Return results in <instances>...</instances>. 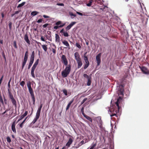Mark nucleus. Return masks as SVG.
<instances>
[{
  "label": "nucleus",
  "instance_id": "nucleus-1",
  "mask_svg": "<svg viewBox=\"0 0 149 149\" xmlns=\"http://www.w3.org/2000/svg\"><path fill=\"white\" fill-rule=\"evenodd\" d=\"M116 92L118 95H122V96H119L117 99L115 103L117 107H119V104L121 102L124 95V85L120 84L116 87Z\"/></svg>",
  "mask_w": 149,
  "mask_h": 149
},
{
  "label": "nucleus",
  "instance_id": "nucleus-2",
  "mask_svg": "<svg viewBox=\"0 0 149 149\" xmlns=\"http://www.w3.org/2000/svg\"><path fill=\"white\" fill-rule=\"evenodd\" d=\"M11 79L12 77H10L8 83V91L9 98L10 99L13 105L16 107L17 105L16 100L14 98L13 96V94L11 93L10 90V83L11 80Z\"/></svg>",
  "mask_w": 149,
  "mask_h": 149
},
{
  "label": "nucleus",
  "instance_id": "nucleus-3",
  "mask_svg": "<svg viewBox=\"0 0 149 149\" xmlns=\"http://www.w3.org/2000/svg\"><path fill=\"white\" fill-rule=\"evenodd\" d=\"M101 131V136L100 137V139L101 143L104 144L105 142V138L108 136V132L106 131L104 127L100 129Z\"/></svg>",
  "mask_w": 149,
  "mask_h": 149
},
{
  "label": "nucleus",
  "instance_id": "nucleus-4",
  "mask_svg": "<svg viewBox=\"0 0 149 149\" xmlns=\"http://www.w3.org/2000/svg\"><path fill=\"white\" fill-rule=\"evenodd\" d=\"M71 66L70 65H69L67 66L65 69L61 72V75L63 78L67 77L70 74L71 71Z\"/></svg>",
  "mask_w": 149,
  "mask_h": 149
},
{
  "label": "nucleus",
  "instance_id": "nucleus-5",
  "mask_svg": "<svg viewBox=\"0 0 149 149\" xmlns=\"http://www.w3.org/2000/svg\"><path fill=\"white\" fill-rule=\"evenodd\" d=\"M118 110H116L114 108H111L109 109L110 112H111V114H110V116L112 117L113 116H116L117 117V115L118 113H119L120 109L121 108V107L119 106V107H117Z\"/></svg>",
  "mask_w": 149,
  "mask_h": 149
},
{
  "label": "nucleus",
  "instance_id": "nucleus-6",
  "mask_svg": "<svg viewBox=\"0 0 149 149\" xmlns=\"http://www.w3.org/2000/svg\"><path fill=\"white\" fill-rule=\"evenodd\" d=\"M35 59V52L34 51H33L31 55L30 58L29 63L28 65V69H29L31 66L32 64L33 63Z\"/></svg>",
  "mask_w": 149,
  "mask_h": 149
},
{
  "label": "nucleus",
  "instance_id": "nucleus-7",
  "mask_svg": "<svg viewBox=\"0 0 149 149\" xmlns=\"http://www.w3.org/2000/svg\"><path fill=\"white\" fill-rule=\"evenodd\" d=\"M83 77L87 79V85L88 86H90L91 83V74L88 75L87 74L84 73L83 74Z\"/></svg>",
  "mask_w": 149,
  "mask_h": 149
},
{
  "label": "nucleus",
  "instance_id": "nucleus-8",
  "mask_svg": "<svg viewBox=\"0 0 149 149\" xmlns=\"http://www.w3.org/2000/svg\"><path fill=\"white\" fill-rule=\"evenodd\" d=\"M55 26L54 27V29H57L59 28H62L64 26L65 24V23H62V22L61 21H58L55 23Z\"/></svg>",
  "mask_w": 149,
  "mask_h": 149
},
{
  "label": "nucleus",
  "instance_id": "nucleus-9",
  "mask_svg": "<svg viewBox=\"0 0 149 149\" xmlns=\"http://www.w3.org/2000/svg\"><path fill=\"white\" fill-rule=\"evenodd\" d=\"M141 71L144 74L149 75V70L144 66H139Z\"/></svg>",
  "mask_w": 149,
  "mask_h": 149
},
{
  "label": "nucleus",
  "instance_id": "nucleus-10",
  "mask_svg": "<svg viewBox=\"0 0 149 149\" xmlns=\"http://www.w3.org/2000/svg\"><path fill=\"white\" fill-rule=\"evenodd\" d=\"M96 121L98 124V125L100 127V129L104 127L102 126L103 122L101 120V118L100 116L97 117L96 119Z\"/></svg>",
  "mask_w": 149,
  "mask_h": 149
},
{
  "label": "nucleus",
  "instance_id": "nucleus-11",
  "mask_svg": "<svg viewBox=\"0 0 149 149\" xmlns=\"http://www.w3.org/2000/svg\"><path fill=\"white\" fill-rule=\"evenodd\" d=\"M101 53H99L96 56V60L97 61V66H99L101 63Z\"/></svg>",
  "mask_w": 149,
  "mask_h": 149
},
{
  "label": "nucleus",
  "instance_id": "nucleus-12",
  "mask_svg": "<svg viewBox=\"0 0 149 149\" xmlns=\"http://www.w3.org/2000/svg\"><path fill=\"white\" fill-rule=\"evenodd\" d=\"M61 58L62 62L65 65L67 66L68 65V61L65 56L64 55H62Z\"/></svg>",
  "mask_w": 149,
  "mask_h": 149
},
{
  "label": "nucleus",
  "instance_id": "nucleus-13",
  "mask_svg": "<svg viewBox=\"0 0 149 149\" xmlns=\"http://www.w3.org/2000/svg\"><path fill=\"white\" fill-rule=\"evenodd\" d=\"M76 23V22H72L71 23L68 25L66 28L65 29L66 31H68L70 30L71 28Z\"/></svg>",
  "mask_w": 149,
  "mask_h": 149
},
{
  "label": "nucleus",
  "instance_id": "nucleus-14",
  "mask_svg": "<svg viewBox=\"0 0 149 149\" xmlns=\"http://www.w3.org/2000/svg\"><path fill=\"white\" fill-rule=\"evenodd\" d=\"M28 112L27 111H25L24 113L18 119V120L17 121L16 123H18L19 121L20 120L22 119L25 116H26L28 114Z\"/></svg>",
  "mask_w": 149,
  "mask_h": 149
},
{
  "label": "nucleus",
  "instance_id": "nucleus-15",
  "mask_svg": "<svg viewBox=\"0 0 149 149\" xmlns=\"http://www.w3.org/2000/svg\"><path fill=\"white\" fill-rule=\"evenodd\" d=\"M24 40L28 44V45H30V41L29 39L27 33H26L24 35Z\"/></svg>",
  "mask_w": 149,
  "mask_h": 149
},
{
  "label": "nucleus",
  "instance_id": "nucleus-16",
  "mask_svg": "<svg viewBox=\"0 0 149 149\" xmlns=\"http://www.w3.org/2000/svg\"><path fill=\"white\" fill-rule=\"evenodd\" d=\"M75 58L77 61L81 60L80 56L78 52H76L74 54Z\"/></svg>",
  "mask_w": 149,
  "mask_h": 149
},
{
  "label": "nucleus",
  "instance_id": "nucleus-17",
  "mask_svg": "<svg viewBox=\"0 0 149 149\" xmlns=\"http://www.w3.org/2000/svg\"><path fill=\"white\" fill-rule=\"evenodd\" d=\"M73 141L71 137H70L68 141L66 144V146L68 147H69L72 143Z\"/></svg>",
  "mask_w": 149,
  "mask_h": 149
},
{
  "label": "nucleus",
  "instance_id": "nucleus-18",
  "mask_svg": "<svg viewBox=\"0 0 149 149\" xmlns=\"http://www.w3.org/2000/svg\"><path fill=\"white\" fill-rule=\"evenodd\" d=\"M74 101V99H73L72 100H71L68 104L66 106V111H67V110H68L70 106L71 105V104H72L73 102Z\"/></svg>",
  "mask_w": 149,
  "mask_h": 149
},
{
  "label": "nucleus",
  "instance_id": "nucleus-19",
  "mask_svg": "<svg viewBox=\"0 0 149 149\" xmlns=\"http://www.w3.org/2000/svg\"><path fill=\"white\" fill-rule=\"evenodd\" d=\"M27 86L28 89L29 91L33 90L31 86V82L29 81L27 83Z\"/></svg>",
  "mask_w": 149,
  "mask_h": 149
},
{
  "label": "nucleus",
  "instance_id": "nucleus-20",
  "mask_svg": "<svg viewBox=\"0 0 149 149\" xmlns=\"http://www.w3.org/2000/svg\"><path fill=\"white\" fill-rule=\"evenodd\" d=\"M27 118V117H26L25 119H24L22 121V122L20 124H18L17 126H18V125H19V127L20 128H22L23 127V125L24 124L25 121L26 120V119Z\"/></svg>",
  "mask_w": 149,
  "mask_h": 149
},
{
  "label": "nucleus",
  "instance_id": "nucleus-21",
  "mask_svg": "<svg viewBox=\"0 0 149 149\" xmlns=\"http://www.w3.org/2000/svg\"><path fill=\"white\" fill-rule=\"evenodd\" d=\"M77 62L78 64L77 68H79L82 66L83 64L81 60L79 61L78 60Z\"/></svg>",
  "mask_w": 149,
  "mask_h": 149
},
{
  "label": "nucleus",
  "instance_id": "nucleus-22",
  "mask_svg": "<svg viewBox=\"0 0 149 149\" xmlns=\"http://www.w3.org/2000/svg\"><path fill=\"white\" fill-rule=\"evenodd\" d=\"M39 117L36 116L34 118L33 121L32 122L30 123V125H32L35 124L36 122L39 119Z\"/></svg>",
  "mask_w": 149,
  "mask_h": 149
},
{
  "label": "nucleus",
  "instance_id": "nucleus-23",
  "mask_svg": "<svg viewBox=\"0 0 149 149\" xmlns=\"http://www.w3.org/2000/svg\"><path fill=\"white\" fill-rule=\"evenodd\" d=\"M62 43L65 46H66L68 48H70V45L69 43L68 42V41L66 40H64L63 41Z\"/></svg>",
  "mask_w": 149,
  "mask_h": 149
},
{
  "label": "nucleus",
  "instance_id": "nucleus-24",
  "mask_svg": "<svg viewBox=\"0 0 149 149\" xmlns=\"http://www.w3.org/2000/svg\"><path fill=\"white\" fill-rule=\"evenodd\" d=\"M96 145V143H93L91 145L90 148H88L87 149H94Z\"/></svg>",
  "mask_w": 149,
  "mask_h": 149
},
{
  "label": "nucleus",
  "instance_id": "nucleus-25",
  "mask_svg": "<svg viewBox=\"0 0 149 149\" xmlns=\"http://www.w3.org/2000/svg\"><path fill=\"white\" fill-rule=\"evenodd\" d=\"M56 41L58 42H59L60 41V37L58 34H55Z\"/></svg>",
  "mask_w": 149,
  "mask_h": 149
},
{
  "label": "nucleus",
  "instance_id": "nucleus-26",
  "mask_svg": "<svg viewBox=\"0 0 149 149\" xmlns=\"http://www.w3.org/2000/svg\"><path fill=\"white\" fill-rule=\"evenodd\" d=\"M69 15L70 16L71 19L74 18L77 16L76 15L73 14L72 12H69Z\"/></svg>",
  "mask_w": 149,
  "mask_h": 149
},
{
  "label": "nucleus",
  "instance_id": "nucleus-27",
  "mask_svg": "<svg viewBox=\"0 0 149 149\" xmlns=\"http://www.w3.org/2000/svg\"><path fill=\"white\" fill-rule=\"evenodd\" d=\"M39 13V12L36 11H34L31 13V15L34 16Z\"/></svg>",
  "mask_w": 149,
  "mask_h": 149
},
{
  "label": "nucleus",
  "instance_id": "nucleus-28",
  "mask_svg": "<svg viewBox=\"0 0 149 149\" xmlns=\"http://www.w3.org/2000/svg\"><path fill=\"white\" fill-rule=\"evenodd\" d=\"M42 47L44 50L46 52L47 51V45H41Z\"/></svg>",
  "mask_w": 149,
  "mask_h": 149
},
{
  "label": "nucleus",
  "instance_id": "nucleus-29",
  "mask_svg": "<svg viewBox=\"0 0 149 149\" xmlns=\"http://www.w3.org/2000/svg\"><path fill=\"white\" fill-rule=\"evenodd\" d=\"M84 117H85V118L87 120L89 121L90 122H92L93 120L90 117L86 115L85 116H84Z\"/></svg>",
  "mask_w": 149,
  "mask_h": 149
},
{
  "label": "nucleus",
  "instance_id": "nucleus-30",
  "mask_svg": "<svg viewBox=\"0 0 149 149\" xmlns=\"http://www.w3.org/2000/svg\"><path fill=\"white\" fill-rule=\"evenodd\" d=\"M26 3V2L25 1L21 3L18 4V6H17V8H19L22 7Z\"/></svg>",
  "mask_w": 149,
  "mask_h": 149
},
{
  "label": "nucleus",
  "instance_id": "nucleus-31",
  "mask_svg": "<svg viewBox=\"0 0 149 149\" xmlns=\"http://www.w3.org/2000/svg\"><path fill=\"white\" fill-rule=\"evenodd\" d=\"M35 70H34L31 69V76L34 78H35V76L34 74V71Z\"/></svg>",
  "mask_w": 149,
  "mask_h": 149
},
{
  "label": "nucleus",
  "instance_id": "nucleus-32",
  "mask_svg": "<svg viewBox=\"0 0 149 149\" xmlns=\"http://www.w3.org/2000/svg\"><path fill=\"white\" fill-rule=\"evenodd\" d=\"M92 0H90L89 2L86 3V5L87 6L90 7L92 5Z\"/></svg>",
  "mask_w": 149,
  "mask_h": 149
},
{
  "label": "nucleus",
  "instance_id": "nucleus-33",
  "mask_svg": "<svg viewBox=\"0 0 149 149\" xmlns=\"http://www.w3.org/2000/svg\"><path fill=\"white\" fill-rule=\"evenodd\" d=\"M28 51H27L25 52V53L24 56V58L28 59Z\"/></svg>",
  "mask_w": 149,
  "mask_h": 149
},
{
  "label": "nucleus",
  "instance_id": "nucleus-34",
  "mask_svg": "<svg viewBox=\"0 0 149 149\" xmlns=\"http://www.w3.org/2000/svg\"><path fill=\"white\" fill-rule=\"evenodd\" d=\"M27 60L28 59H27L24 58L22 62V65H25L26 63Z\"/></svg>",
  "mask_w": 149,
  "mask_h": 149
},
{
  "label": "nucleus",
  "instance_id": "nucleus-35",
  "mask_svg": "<svg viewBox=\"0 0 149 149\" xmlns=\"http://www.w3.org/2000/svg\"><path fill=\"white\" fill-rule=\"evenodd\" d=\"M0 102L2 104V105H4V102L3 101L2 96H0Z\"/></svg>",
  "mask_w": 149,
  "mask_h": 149
},
{
  "label": "nucleus",
  "instance_id": "nucleus-36",
  "mask_svg": "<svg viewBox=\"0 0 149 149\" xmlns=\"http://www.w3.org/2000/svg\"><path fill=\"white\" fill-rule=\"evenodd\" d=\"M62 91H63V93L64 94V95H65L67 96L68 95V92H67V90L66 89H63Z\"/></svg>",
  "mask_w": 149,
  "mask_h": 149
},
{
  "label": "nucleus",
  "instance_id": "nucleus-37",
  "mask_svg": "<svg viewBox=\"0 0 149 149\" xmlns=\"http://www.w3.org/2000/svg\"><path fill=\"white\" fill-rule=\"evenodd\" d=\"M81 112L83 115V116L84 117V116L86 115L84 113V107H82L81 108Z\"/></svg>",
  "mask_w": 149,
  "mask_h": 149
},
{
  "label": "nucleus",
  "instance_id": "nucleus-38",
  "mask_svg": "<svg viewBox=\"0 0 149 149\" xmlns=\"http://www.w3.org/2000/svg\"><path fill=\"white\" fill-rule=\"evenodd\" d=\"M29 92L30 94L31 95V97H32L33 96H35L34 94V92H33V90H31V91H29Z\"/></svg>",
  "mask_w": 149,
  "mask_h": 149
},
{
  "label": "nucleus",
  "instance_id": "nucleus-39",
  "mask_svg": "<svg viewBox=\"0 0 149 149\" xmlns=\"http://www.w3.org/2000/svg\"><path fill=\"white\" fill-rule=\"evenodd\" d=\"M6 140L9 143H10L11 141V139L9 136H7V137Z\"/></svg>",
  "mask_w": 149,
  "mask_h": 149
},
{
  "label": "nucleus",
  "instance_id": "nucleus-40",
  "mask_svg": "<svg viewBox=\"0 0 149 149\" xmlns=\"http://www.w3.org/2000/svg\"><path fill=\"white\" fill-rule=\"evenodd\" d=\"M16 120H15L13 122L11 125L12 127H15Z\"/></svg>",
  "mask_w": 149,
  "mask_h": 149
},
{
  "label": "nucleus",
  "instance_id": "nucleus-41",
  "mask_svg": "<svg viewBox=\"0 0 149 149\" xmlns=\"http://www.w3.org/2000/svg\"><path fill=\"white\" fill-rule=\"evenodd\" d=\"M40 113L41 111H37L36 116L39 117V118L40 114Z\"/></svg>",
  "mask_w": 149,
  "mask_h": 149
},
{
  "label": "nucleus",
  "instance_id": "nucleus-42",
  "mask_svg": "<svg viewBox=\"0 0 149 149\" xmlns=\"http://www.w3.org/2000/svg\"><path fill=\"white\" fill-rule=\"evenodd\" d=\"M8 26L9 27V29L10 30H11L12 29V23L11 22H9L8 24Z\"/></svg>",
  "mask_w": 149,
  "mask_h": 149
},
{
  "label": "nucleus",
  "instance_id": "nucleus-43",
  "mask_svg": "<svg viewBox=\"0 0 149 149\" xmlns=\"http://www.w3.org/2000/svg\"><path fill=\"white\" fill-rule=\"evenodd\" d=\"M75 45L79 49H81V46L79 43L76 42L75 44Z\"/></svg>",
  "mask_w": 149,
  "mask_h": 149
},
{
  "label": "nucleus",
  "instance_id": "nucleus-44",
  "mask_svg": "<svg viewBox=\"0 0 149 149\" xmlns=\"http://www.w3.org/2000/svg\"><path fill=\"white\" fill-rule=\"evenodd\" d=\"M2 56H3V57L4 58L5 60V61H6V56H5V53H4V52L3 51L2 52Z\"/></svg>",
  "mask_w": 149,
  "mask_h": 149
},
{
  "label": "nucleus",
  "instance_id": "nucleus-45",
  "mask_svg": "<svg viewBox=\"0 0 149 149\" xmlns=\"http://www.w3.org/2000/svg\"><path fill=\"white\" fill-rule=\"evenodd\" d=\"M25 84V81H22L20 83V85L22 87H24Z\"/></svg>",
  "mask_w": 149,
  "mask_h": 149
},
{
  "label": "nucleus",
  "instance_id": "nucleus-46",
  "mask_svg": "<svg viewBox=\"0 0 149 149\" xmlns=\"http://www.w3.org/2000/svg\"><path fill=\"white\" fill-rule=\"evenodd\" d=\"M31 98L32 100L33 104L34 105H35V96L31 97Z\"/></svg>",
  "mask_w": 149,
  "mask_h": 149
},
{
  "label": "nucleus",
  "instance_id": "nucleus-47",
  "mask_svg": "<svg viewBox=\"0 0 149 149\" xmlns=\"http://www.w3.org/2000/svg\"><path fill=\"white\" fill-rule=\"evenodd\" d=\"M3 100L4 101V103H5L6 104H7V100L6 99L5 96L4 95H3Z\"/></svg>",
  "mask_w": 149,
  "mask_h": 149
},
{
  "label": "nucleus",
  "instance_id": "nucleus-48",
  "mask_svg": "<svg viewBox=\"0 0 149 149\" xmlns=\"http://www.w3.org/2000/svg\"><path fill=\"white\" fill-rule=\"evenodd\" d=\"M87 99H88L87 98H84L81 102V104L82 105L83 104H84V102L87 100Z\"/></svg>",
  "mask_w": 149,
  "mask_h": 149
},
{
  "label": "nucleus",
  "instance_id": "nucleus-49",
  "mask_svg": "<svg viewBox=\"0 0 149 149\" xmlns=\"http://www.w3.org/2000/svg\"><path fill=\"white\" fill-rule=\"evenodd\" d=\"M63 35L65 37H68L69 36L68 33L66 31H65V32H64V33L63 34Z\"/></svg>",
  "mask_w": 149,
  "mask_h": 149
},
{
  "label": "nucleus",
  "instance_id": "nucleus-50",
  "mask_svg": "<svg viewBox=\"0 0 149 149\" xmlns=\"http://www.w3.org/2000/svg\"><path fill=\"white\" fill-rule=\"evenodd\" d=\"M37 65L36 64H35V63H34L33 64V65L32 67L31 68V69H33L34 70H35L36 67H37V65Z\"/></svg>",
  "mask_w": 149,
  "mask_h": 149
},
{
  "label": "nucleus",
  "instance_id": "nucleus-51",
  "mask_svg": "<svg viewBox=\"0 0 149 149\" xmlns=\"http://www.w3.org/2000/svg\"><path fill=\"white\" fill-rule=\"evenodd\" d=\"M89 64H85L84 65V69H86L89 66Z\"/></svg>",
  "mask_w": 149,
  "mask_h": 149
},
{
  "label": "nucleus",
  "instance_id": "nucleus-52",
  "mask_svg": "<svg viewBox=\"0 0 149 149\" xmlns=\"http://www.w3.org/2000/svg\"><path fill=\"white\" fill-rule=\"evenodd\" d=\"M14 47L16 49L17 48V46L16 44V41H14L13 42Z\"/></svg>",
  "mask_w": 149,
  "mask_h": 149
},
{
  "label": "nucleus",
  "instance_id": "nucleus-53",
  "mask_svg": "<svg viewBox=\"0 0 149 149\" xmlns=\"http://www.w3.org/2000/svg\"><path fill=\"white\" fill-rule=\"evenodd\" d=\"M49 25V24L48 23H46L43 25L42 27L44 28H46Z\"/></svg>",
  "mask_w": 149,
  "mask_h": 149
},
{
  "label": "nucleus",
  "instance_id": "nucleus-54",
  "mask_svg": "<svg viewBox=\"0 0 149 149\" xmlns=\"http://www.w3.org/2000/svg\"><path fill=\"white\" fill-rule=\"evenodd\" d=\"M11 129L12 131L13 132L15 133H16L15 127H12Z\"/></svg>",
  "mask_w": 149,
  "mask_h": 149
},
{
  "label": "nucleus",
  "instance_id": "nucleus-55",
  "mask_svg": "<svg viewBox=\"0 0 149 149\" xmlns=\"http://www.w3.org/2000/svg\"><path fill=\"white\" fill-rule=\"evenodd\" d=\"M39 59H37L36 61H35L34 63L35 64H36L37 65H38L39 63Z\"/></svg>",
  "mask_w": 149,
  "mask_h": 149
},
{
  "label": "nucleus",
  "instance_id": "nucleus-56",
  "mask_svg": "<svg viewBox=\"0 0 149 149\" xmlns=\"http://www.w3.org/2000/svg\"><path fill=\"white\" fill-rule=\"evenodd\" d=\"M41 40L43 42L45 41V38L43 37V36H41V38H40Z\"/></svg>",
  "mask_w": 149,
  "mask_h": 149
},
{
  "label": "nucleus",
  "instance_id": "nucleus-57",
  "mask_svg": "<svg viewBox=\"0 0 149 149\" xmlns=\"http://www.w3.org/2000/svg\"><path fill=\"white\" fill-rule=\"evenodd\" d=\"M107 8V6H104L103 7L100 8V9L102 10V11H104V9L105 8Z\"/></svg>",
  "mask_w": 149,
  "mask_h": 149
},
{
  "label": "nucleus",
  "instance_id": "nucleus-58",
  "mask_svg": "<svg viewBox=\"0 0 149 149\" xmlns=\"http://www.w3.org/2000/svg\"><path fill=\"white\" fill-rule=\"evenodd\" d=\"M42 19H39L37 21V22L38 23H40L42 22Z\"/></svg>",
  "mask_w": 149,
  "mask_h": 149
},
{
  "label": "nucleus",
  "instance_id": "nucleus-59",
  "mask_svg": "<svg viewBox=\"0 0 149 149\" xmlns=\"http://www.w3.org/2000/svg\"><path fill=\"white\" fill-rule=\"evenodd\" d=\"M21 11V10H18L17 11H15L14 12L15 14H18Z\"/></svg>",
  "mask_w": 149,
  "mask_h": 149
},
{
  "label": "nucleus",
  "instance_id": "nucleus-60",
  "mask_svg": "<svg viewBox=\"0 0 149 149\" xmlns=\"http://www.w3.org/2000/svg\"><path fill=\"white\" fill-rule=\"evenodd\" d=\"M65 31H64V29H62L60 31V32L61 33H63H63H64V32H65Z\"/></svg>",
  "mask_w": 149,
  "mask_h": 149
},
{
  "label": "nucleus",
  "instance_id": "nucleus-61",
  "mask_svg": "<svg viewBox=\"0 0 149 149\" xmlns=\"http://www.w3.org/2000/svg\"><path fill=\"white\" fill-rule=\"evenodd\" d=\"M3 77V75H2L0 78V83L1 84Z\"/></svg>",
  "mask_w": 149,
  "mask_h": 149
},
{
  "label": "nucleus",
  "instance_id": "nucleus-62",
  "mask_svg": "<svg viewBox=\"0 0 149 149\" xmlns=\"http://www.w3.org/2000/svg\"><path fill=\"white\" fill-rule=\"evenodd\" d=\"M43 17H44L45 18H49V17L48 16H47V15H43Z\"/></svg>",
  "mask_w": 149,
  "mask_h": 149
},
{
  "label": "nucleus",
  "instance_id": "nucleus-63",
  "mask_svg": "<svg viewBox=\"0 0 149 149\" xmlns=\"http://www.w3.org/2000/svg\"><path fill=\"white\" fill-rule=\"evenodd\" d=\"M76 13L77 14L80 16H82L83 15V14L81 13L78 12H77Z\"/></svg>",
  "mask_w": 149,
  "mask_h": 149
},
{
  "label": "nucleus",
  "instance_id": "nucleus-64",
  "mask_svg": "<svg viewBox=\"0 0 149 149\" xmlns=\"http://www.w3.org/2000/svg\"><path fill=\"white\" fill-rule=\"evenodd\" d=\"M84 60L85 61H86L88 59V58L87 56H85V57H83Z\"/></svg>",
  "mask_w": 149,
  "mask_h": 149
}]
</instances>
